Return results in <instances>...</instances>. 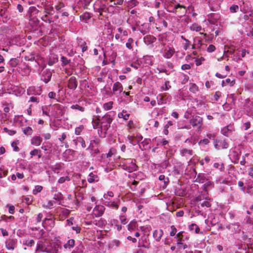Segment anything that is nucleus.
Returning a JSON list of instances; mask_svg holds the SVG:
<instances>
[{
    "label": "nucleus",
    "instance_id": "f257e3e1",
    "mask_svg": "<svg viewBox=\"0 0 253 253\" xmlns=\"http://www.w3.org/2000/svg\"><path fill=\"white\" fill-rule=\"evenodd\" d=\"M113 116L114 112H110L106 113L100 120V129L105 133H107V131L110 127L111 124L113 120Z\"/></svg>",
    "mask_w": 253,
    "mask_h": 253
},
{
    "label": "nucleus",
    "instance_id": "f03ea898",
    "mask_svg": "<svg viewBox=\"0 0 253 253\" xmlns=\"http://www.w3.org/2000/svg\"><path fill=\"white\" fill-rule=\"evenodd\" d=\"M114 8L113 5H110L107 7L106 4L101 1H97L94 4V11L99 13V16L103 15V12L109 13Z\"/></svg>",
    "mask_w": 253,
    "mask_h": 253
},
{
    "label": "nucleus",
    "instance_id": "7ed1b4c3",
    "mask_svg": "<svg viewBox=\"0 0 253 253\" xmlns=\"http://www.w3.org/2000/svg\"><path fill=\"white\" fill-rule=\"evenodd\" d=\"M190 126H187V128H191V126L196 130H200L203 124V119L198 115H193L189 121Z\"/></svg>",
    "mask_w": 253,
    "mask_h": 253
},
{
    "label": "nucleus",
    "instance_id": "20e7f679",
    "mask_svg": "<svg viewBox=\"0 0 253 253\" xmlns=\"http://www.w3.org/2000/svg\"><path fill=\"white\" fill-rule=\"evenodd\" d=\"M123 169L128 172H132L137 169V166L135 164V160L131 159H126L123 162Z\"/></svg>",
    "mask_w": 253,
    "mask_h": 253
},
{
    "label": "nucleus",
    "instance_id": "39448f33",
    "mask_svg": "<svg viewBox=\"0 0 253 253\" xmlns=\"http://www.w3.org/2000/svg\"><path fill=\"white\" fill-rule=\"evenodd\" d=\"M168 11L175 14L179 13L180 14L179 16L181 17L186 14L187 12V9L185 5H181L179 3H176L173 6L172 10H168Z\"/></svg>",
    "mask_w": 253,
    "mask_h": 253
},
{
    "label": "nucleus",
    "instance_id": "423d86ee",
    "mask_svg": "<svg viewBox=\"0 0 253 253\" xmlns=\"http://www.w3.org/2000/svg\"><path fill=\"white\" fill-rule=\"evenodd\" d=\"M53 72H54V70H50L48 69L42 70V72L41 80L45 84L48 83L51 80Z\"/></svg>",
    "mask_w": 253,
    "mask_h": 253
},
{
    "label": "nucleus",
    "instance_id": "0eeeda50",
    "mask_svg": "<svg viewBox=\"0 0 253 253\" xmlns=\"http://www.w3.org/2000/svg\"><path fill=\"white\" fill-rule=\"evenodd\" d=\"M241 155V151L240 148H235L231 152L230 159L235 164H238Z\"/></svg>",
    "mask_w": 253,
    "mask_h": 253
},
{
    "label": "nucleus",
    "instance_id": "6e6552de",
    "mask_svg": "<svg viewBox=\"0 0 253 253\" xmlns=\"http://www.w3.org/2000/svg\"><path fill=\"white\" fill-rule=\"evenodd\" d=\"M235 130L233 125L229 124L224 126L221 130V133L224 136H229L231 133Z\"/></svg>",
    "mask_w": 253,
    "mask_h": 253
},
{
    "label": "nucleus",
    "instance_id": "1a4fd4ad",
    "mask_svg": "<svg viewBox=\"0 0 253 253\" xmlns=\"http://www.w3.org/2000/svg\"><path fill=\"white\" fill-rule=\"evenodd\" d=\"M27 92L29 95H39L41 94L42 89L41 87L30 86L27 89Z\"/></svg>",
    "mask_w": 253,
    "mask_h": 253
},
{
    "label": "nucleus",
    "instance_id": "9d476101",
    "mask_svg": "<svg viewBox=\"0 0 253 253\" xmlns=\"http://www.w3.org/2000/svg\"><path fill=\"white\" fill-rule=\"evenodd\" d=\"M105 210V208L103 206L97 205L95 207L93 210V215L95 217H100L103 215Z\"/></svg>",
    "mask_w": 253,
    "mask_h": 253
},
{
    "label": "nucleus",
    "instance_id": "9b49d317",
    "mask_svg": "<svg viewBox=\"0 0 253 253\" xmlns=\"http://www.w3.org/2000/svg\"><path fill=\"white\" fill-rule=\"evenodd\" d=\"M112 90L113 93L118 96L119 94L123 91V85L120 82H117L113 84Z\"/></svg>",
    "mask_w": 253,
    "mask_h": 253
},
{
    "label": "nucleus",
    "instance_id": "f8f14e48",
    "mask_svg": "<svg viewBox=\"0 0 253 253\" xmlns=\"http://www.w3.org/2000/svg\"><path fill=\"white\" fill-rule=\"evenodd\" d=\"M78 86V82L74 76L70 77L68 80V87L69 88L75 90Z\"/></svg>",
    "mask_w": 253,
    "mask_h": 253
},
{
    "label": "nucleus",
    "instance_id": "ddd939ff",
    "mask_svg": "<svg viewBox=\"0 0 253 253\" xmlns=\"http://www.w3.org/2000/svg\"><path fill=\"white\" fill-rule=\"evenodd\" d=\"M5 245L8 250H14L17 245V241L14 239H9L6 241Z\"/></svg>",
    "mask_w": 253,
    "mask_h": 253
},
{
    "label": "nucleus",
    "instance_id": "4468645a",
    "mask_svg": "<svg viewBox=\"0 0 253 253\" xmlns=\"http://www.w3.org/2000/svg\"><path fill=\"white\" fill-rule=\"evenodd\" d=\"M174 52V49L173 47L167 46L164 50L163 56L166 58H170L172 56Z\"/></svg>",
    "mask_w": 253,
    "mask_h": 253
},
{
    "label": "nucleus",
    "instance_id": "2eb2a0df",
    "mask_svg": "<svg viewBox=\"0 0 253 253\" xmlns=\"http://www.w3.org/2000/svg\"><path fill=\"white\" fill-rule=\"evenodd\" d=\"M226 228L231 231L233 233H238L241 230L240 225L236 223L227 225L226 226Z\"/></svg>",
    "mask_w": 253,
    "mask_h": 253
},
{
    "label": "nucleus",
    "instance_id": "dca6fc26",
    "mask_svg": "<svg viewBox=\"0 0 253 253\" xmlns=\"http://www.w3.org/2000/svg\"><path fill=\"white\" fill-rule=\"evenodd\" d=\"M219 16L215 13H211L208 15V21L211 24H215L219 19Z\"/></svg>",
    "mask_w": 253,
    "mask_h": 253
},
{
    "label": "nucleus",
    "instance_id": "f3484780",
    "mask_svg": "<svg viewBox=\"0 0 253 253\" xmlns=\"http://www.w3.org/2000/svg\"><path fill=\"white\" fill-rule=\"evenodd\" d=\"M164 234L162 229L155 230L153 231V236L157 242H159Z\"/></svg>",
    "mask_w": 253,
    "mask_h": 253
},
{
    "label": "nucleus",
    "instance_id": "a211bd4d",
    "mask_svg": "<svg viewBox=\"0 0 253 253\" xmlns=\"http://www.w3.org/2000/svg\"><path fill=\"white\" fill-rule=\"evenodd\" d=\"M42 138L40 136H34L31 140L32 145L36 146H39L41 144Z\"/></svg>",
    "mask_w": 253,
    "mask_h": 253
},
{
    "label": "nucleus",
    "instance_id": "6ab92c4d",
    "mask_svg": "<svg viewBox=\"0 0 253 253\" xmlns=\"http://www.w3.org/2000/svg\"><path fill=\"white\" fill-rule=\"evenodd\" d=\"M58 61V56L55 54H50L48 60V65L52 66Z\"/></svg>",
    "mask_w": 253,
    "mask_h": 253
},
{
    "label": "nucleus",
    "instance_id": "aec40b11",
    "mask_svg": "<svg viewBox=\"0 0 253 253\" xmlns=\"http://www.w3.org/2000/svg\"><path fill=\"white\" fill-rule=\"evenodd\" d=\"M151 142V140L150 139L145 138L141 143V144L139 145V148L142 151L144 150H146L148 148L147 146Z\"/></svg>",
    "mask_w": 253,
    "mask_h": 253
},
{
    "label": "nucleus",
    "instance_id": "412c9836",
    "mask_svg": "<svg viewBox=\"0 0 253 253\" xmlns=\"http://www.w3.org/2000/svg\"><path fill=\"white\" fill-rule=\"evenodd\" d=\"M99 181V177L97 175L91 172L88 176L87 181L89 183H93L98 182Z\"/></svg>",
    "mask_w": 253,
    "mask_h": 253
},
{
    "label": "nucleus",
    "instance_id": "4be33fe9",
    "mask_svg": "<svg viewBox=\"0 0 253 253\" xmlns=\"http://www.w3.org/2000/svg\"><path fill=\"white\" fill-rule=\"evenodd\" d=\"M141 239L142 240V242H140V240H139V241L138 242V247L141 248V247H144L145 248H148V246L149 245V243L147 241V238L144 237H141Z\"/></svg>",
    "mask_w": 253,
    "mask_h": 253
},
{
    "label": "nucleus",
    "instance_id": "5701e85b",
    "mask_svg": "<svg viewBox=\"0 0 253 253\" xmlns=\"http://www.w3.org/2000/svg\"><path fill=\"white\" fill-rule=\"evenodd\" d=\"M96 119H93L92 121V124L93 128L96 129L97 128H100V123L101 121L100 119V116H97Z\"/></svg>",
    "mask_w": 253,
    "mask_h": 253
},
{
    "label": "nucleus",
    "instance_id": "b1692460",
    "mask_svg": "<svg viewBox=\"0 0 253 253\" xmlns=\"http://www.w3.org/2000/svg\"><path fill=\"white\" fill-rule=\"evenodd\" d=\"M120 203V201H119L118 202H115L114 201H106L105 202V205L110 208H111L117 210L119 208V204Z\"/></svg>",
    "mask_w": 253,
    "mask_h": 253
},
{
    "label": "nucleus",
    "instance_id": "393cba45",
    "mask_svg": "<svg viewBox=\"0 0 253 253\" xmlns=\"http://www.w3.org/2000/svg\"><path fill=\"white\" fill-rule=\"evenodd\" d=\"M189 230L191 231H195V233L196 234L200 233L201 234H203V232H200V228L199 226L195 224V223H192L191 224L189 225L188 227Z\"/></svg>",
    "mask_w": 253,
    "mask_h": 253
},
{
    "label": "nucleus",
    "instance_id": "a878e982",
    "mask_svg": "<svg viewBox=\"0 0 253 253\" xmlns=\"http://www.w3.org/2000/svg\"><path fill=\"white\" fill-rule=\"evenodd\" d=\"M74 245L75 240L74 239H70L64 245V248L67 250H71L74 247Z\"/></svg>",
    "mask_w": 253,
    "mask_h": 253
},
{
    "label": "nucleus",
    "instance_id": "bb28decb",
    "mask_svg": "<svg viewBox=\"0 0 253 253\" xmlns=\"http://www.w3.org/2000/svg\"><path fill=\"white\" fill-rule=\"evenodd\" d=\"M93 223L96 226L102 228V227H104L106 224L107 222L105 219L101 218L99 220H94Z\"/></svg>",
    "mask_w": 253,
    "mask_h": 253
},
{
    "label": "nucleus",
    "instance_id": "cd10ccee",
    "mask_svg": "<svg viewBox=\"0 0 253 253\" xmlns=\"http://www.w3.org/2000/svg\"><path fill=\"white\" fill-rule=\"evenodd\" d=\"M130 116L129 114L126 113V111L123 110L122 112L118 114V116L119 118H123L124 120L127 121Z\"/></svg>",
    "mask_w": 253,
    "mask_h": 253
},
{
    "label": "nucleus",
    "instance_id": "c85d7f7f",
    "mask_svg": "<svg viewBox=\"0 0 253 253\" xmlns=\"http://www.w3.org/2000/svg\"><path fill=\"white\" fill-rule=\"evenodd\" d=\"M63 164L61 163H56L51 167V169L55 173H58V170H60L63 168Z\"/></svg>",
    "mask_w": 253,
    "mask_h": 253
},
{
    "label": "nucleus",
    "instance_id": "c756f323",
    "mask_svg": "<svg viewBox=\"0 0 253 253\" xmlns=\"http://www.w3.org/2000/svg\"><path fill=\"white\" fill-rule=\"evenodd\" d=\"M54 224L53 220L51 218H46L42 222V226L45 228L46 225H50L51 227Z\"/></svg>",
    "mask_w": 253,
    "mask_h": 253
},
{
    "label": "nucleus",
    "instance_id": "7c9ffc66",
    "mask_svg": "<svg viewBox=\"0 0 253 253\" xmlns=\"http://www.w3.org/2000/svg\"><path fill=\"white\" fill-rule=\"evenodd\" d=\"M22 130L23 133L26 135H31L33 133V129L30 126L22 128Z\"/></svg>",
    "mask_w": 253,
    "mask_h": 253
},
{
    "label": "nucleus",
    "instance_id": "2f4dec72",
    "mask_svg": "<svg viewBox=\"0 0 253 253\" xmlns=\"http://www.w3.org/2000/svg\"><path fill=\"white\" fill-rule=\"evenodd\" d=\"M191 31L199 32L202 30V27L197 23H194L192 24L190 27Z\"/></svg>",
    "mask_w": 253,
    "mask_h": 253
},
{
    "label": "nucleus",
    "instance_id": "473e14b6",
    "mask_svg": "<svg viewBox=\"0 0 253 253\" xmlns=\"http://www.w3.org/2000/svg\"><path fill=\"white\" fill-rule=\"evenodd\" d=\"M183 231H181L178 232L175 235V238L177 239V244L180 245L181 244V242L183 241L182 239Z\"/></svg>",
    "mask_w": 253,
    "mask_h": 253
},
{
    "label": "nucleus",
    "instance_id": "72a5a7b5",
    "mask_svg": "<svg viewBox=\"0 0 253 253\" xmlns=\"http://www.w3.org/2000/svg\"><path fill=\"white\" fill-rule=\"evenodd\" d=\"M55 203V202L53 201L48 200L43 205V207L44 208L51 209L53 208Z\"/></svg>",
    "mask_w": 253,
    "mask_h": 253
},
{
    "label": "nucleus",
    "instance_id": "f704fd0d",
    "mask_svg": "<svg viewBox=\"0 0 253 253\" xmlns=\"http://www.w3.org/2000/svg\"><path fill=\"white\" fill-rule=\"evenodd\" d=\"M92 16V14L88 12H85L83 15L80 16V18L82 20L86 21L89 20Z\"/></svg>",
    "mask_w": 253,
    "mask_h": 253
},
{
    "label": "nucleus",
    "instance_id": "c9c22d12",
    "mask_svg": "<svg viewBox=\"0 0 253 253\" xmlns=\"http://www.w3.org/2000/svg\"><path fill=\"white\" fill-rule=\"evenodd\" d=\"M180 154L182 156H184L186 154L191 156L193 154V151L192 150H188L186 148H183L180 151Z\"/></svg>",
    "mask_w": 253,
    "mask_h": 253
},
{
    "label": "nucleus",
    "instance_id": "e433bc0d",
    "mask_svg": "<svg viewBox=\"0 0 253 253\" xmlns=\"http://www.w3.org/2000/svg\"><path fill=\"white\" fill-rule=\"evenodd\" d=\"M137 226V222L135 220L131 221L127 225V229L129 231L134 230Z\"/></svg>",
    "mask_w": 253,
    "mask_h": 253
},
{
    "label": "nucleus",
    "instance_id": "4c0bfd02",
    "mask_svg": "<svg viewBox=\"0 0 253 253\" xmlns=\"http://www.w3.org/2000/svg\"><path fill=\"white\" fill-rule=\"evenodd\" d=\"M44 12L49 15L53 14L54 9L52 6L48 5H45L44 7Z\"/></svg>",
    "mask_w": 253,
    "mask_h": 253
},
{
    "label": "nucleus",
    "instance_id": "58836bf2",
    "mask_svg": "<svg viewBox=\"0 0 253 253\" xmlns=\"http://www.w3.org/2000/svg\"><path fill=\"white\" fill-rule=\"evenodd\" d=\"M206 180V176L203 173H199L196 179L197 182L202 183H204Z\"/></svg>",
    "mask_w": 253,
    "mask_h": 253
},
{
    "label": "nucleus",
    "instance_id": "ea45409f",
    "mask_svg": "<svg viewBox=\"0 0 253 253\" xmlns=\"http://www.w3.org/2000/svg\"><path fill=\"white\" fill-rule=\"evenodd\" d=\"M189 90L193 93H196L199 91V88L195 84H191Z\"/></svg>",
    "mask_w": 253,
    "mask_h": 253
},
{
    "label": "nucleus",
    "instance_id": "a19ab883",
    "mask_svg": "<svg viewBox=\"0 0 253 253\" xmlns=\"http://www.w3.org/2000/svg\"><path fill=\"white\" fill-rule=\"evenodd\" d=\"M44 247L43 243L42 241H39L37 243V248L36 250V252H43Z\"/></svg>",
    "mask_w": 253,
    "mask_h": 253
},
{
    "label": "nucleus",
    "instance_id": "79ce46f5",
    "mask_svg": "<svg viewBox=\"0 0 253 253\" xmlns=\"http://www.w3.org/2000/svg\"><path fill=\"white\" fill-rule=\"evenodd\" d=\"M23 244L27 247H32L35 244V241L33 239L25 240L23 241Z\"/></svg>",
    "mask_w": 253,
    "mask_h": 253
},
{
    "label": "nucleus",
    "instance_id": "37998d69",
    "mask_svg": "<svg viewBox=\"0 0 253 253\" xmlns=\"http://www.w3.org/2000/svg\"><path fill=\"white\" fill-rule=\"evenodd\" d=\"M61 66L62 67L65 66L70 63L71 60L68 59L67 57L62 56L61 57Z\"/></svg>",
    "mask_w": 253,
    "mask_h": 253
},
{
    "label": "nucleus",
    "instance_id": "c03bdc74",
    "mask_svg": "<svg viewBox=\"0 0 253 253\" xmlns=\"http://www.w3.org/2000/svg\"><path fill=\"white\" fill-rule=\"evenodd\" d=\"M76 141V144H81L83 148H85L86 147L84 139L81 137H77V139L75 140Z\"/></svg>",
    "mask_w": 253,
    "mask_h": 253
},
{
    "label": "nucleus",
    "instance_id": "a18cd8bd",
    "mask_svg": "<svg viewBox=\"0 0 253 253\" xmlns=\"http://www.w3.org/2000/svg\"><path fill=\"white\" fill-rule=\"evenodd\" d=\"M19 63V60L17 58H12L9 62V65L12 67H15Z\"/></svg>",
    "mask_w": 253,
    "mask_h": 253
},
{
    "label": "nucleus",
    "instance_id": "49530a36",
    "mask_svg": "<svg viewBox=\"0 0 253 253\" xmlns=\"http://www.w3.org/2000/svg\"><path fill=\"white\" fill-rule=\"evenodd\" d=\"M100 143V139L99 138H95L94 140H91L90 143L89 147L93 150V148L94 147V144L96 145H98Z\"/></svg>",
    "mask_w": 253,
    "mask_h": 253
},
{
    "label": "nucleus",
    "instance_id": "de8ad7c7",
    "mask_svg": "<svg viewBox=\"0 0 253 253\" xmlns=\"http://www.w3.org/2000/svg\"><path fill=\"white\" fill-rule=\"evenodd\" d=\"M218 143H219V145L221 146L222 149H227L229 146V144L225 139L218 141Z\"/></svg>",
    "mask_w": 253,
    "mask_h": 253
},
{
    "label": "nucleus",
    "instance_id": "09e8293b",
    "mask_svg": "<svg viewBox=\"0 0 253 253\" xmlns=\"http://www.w3.org/2000/svg\"><path fill=\"white\" fill-rule=\"evenodd\" d=\"M113 101H110L107 103H106L104 104L103 105V108L105 110H111L113 107Z\"/></svg>",
    "mask_w": 253,
    "mask_h": 253
},
{
    "label": "nucleus",
    "instance_id": "8fccbe9b",
    "mask_svg": "<svg viewBox=\"0 0 253 253\" xmlns=\"http://www.w3.org/2000/svg\"><path fill=\"white\" fill-rule=\"evenodd\" d=\"M160 98L158 100V104L162 105L164 103H166V99L167 97V94L160 95Z\"/></svg>",
    "mask_w": 253,
    "mask_h": 253
},
{
    "label": "nucleus",
    "instance_id": "3c124183",
    "mask_svg": "<svg viewBox=\"0 0 253 253\" xmlns=\"http://www.w3.org/2000/svg\"><path fill=\"white\" fill-rule=\"evenodd\" d=\"M239 7L238 5L236 4L232 5L229 8V11L231 13H235L239 11Z\"/></svg>",
    "mask_w": 253,
    "mask_h": 253
},
{
    "label": "nucleus",
    "instance_id": "603ef678",
    "mask_svg": "<svg viewBox=\"0 0 253 253\" xmlns=\"http://www.w3.org/2000/svg\"><path fill=\"white\" fill-rule=\"evenodd\" d=\"M18 143V140L13 141L11 143V146L13 147V150L15 152H18L20 150L19 147L17 146Z\"/></svg>",
    "mask_w": 253,
    "mask_h": 253
},
{
    "label": "nucleus",
    "instance_id": "864d4df0",
    "mask_svg": "<svg viewBox=\"0 0 253 253\" xmlns=\"http://www.w3.org/2000/svg\"><path fill=\"white\" fill-rule=\"evenodd\" d=\"M159 179L160 181H164V184L166 186L168 184V183L169 182L168 177L166 178L165 176L163 174L160 175L159 176Z\"/></svg>",
    "mask_w": 253,
    "mask_h": 253
},
{
    "label": "nucleus",
    "instance_id": "5fc2aeb1",
    "mask_svg": "<svg viewBox=\"0 0 253 253\" xmlns=\"http://www.w3.org/2000/svg\"><path fill=\"white\" fill-rule=\"evenodd\" d=\"M133 42V40L132 38H129L126 44V47L129 49L132 48V44Z\"/></svg>",
    "mask_w": 253,
    "mask_h": 253
},
{
    "label": "nucleus",
    "instance_id": "6e6d98bb",
    "mask_svg": "<svg viewBox=\"0 0 253 253\" xmlns=\"http://www.w3.org/2000/svg\"><path fill=\"white\" fill-rule=\"evenodd\" d=\"M42 186L40 185H37L35 186V189L33 191V194L34 195L37 194L38 193L41 192L42 189Z\"/></svg>",
    "mask_w": 253,
    "mask_h": 253
},
{
    "label": "nucleus",
    "instance_id": "4d7b16f0",
    "mask_svg": "<svg viewBox=\"0 0 253 253\" xmlns=\"http://www.w3.org/2000/svg\"><path fill=\"white\" fill-rule=\"evenodd\" d=\"M1 218L2 220H3L6 222H8L9 221H11V220H13L14 219V216H13L12 215L7 216L5 215H3L1 216Z\"/></svg>",
    "mask_w": 253,
    "mask_h": 253
},
{
    "label": "nucleus",
    "instance_id": "13d9d810",
    "mask_svg": "<svg viewBox=\"0 0 253 253\" xmlns=\"http://www.w3.org/2000/svg\"><path fill=\"white\" fill-rule=\"evenodd\" d=\"M138 3L139 2L137 0H130L128 1V6L132 8L136 6Z\"/></svg>",
    "mask_w": 253,
    "mask_h": 253
},
{
    "label": "nucleus",
    "instance_id": "bf43d9fd",
    "mask_svg": "<svg viewBox=\"0 0 253 253\" xmlns=\"http://www.w3.org/2000/svg\"><path fill=\"white\" fill-rule=\"evenodd\" d=\"M71 108L72 109H77L81 112H84V108L78 104L73 105L71 106Z\"/></svg>",
    "mask_w": 253,
    "mask_h": 253
},
{
    "label": "nucleus",
    "instance_id": "052dcab7",
    "mask_svg": "<svg viewBox=\"0 0 253 253\" xmlns=\"http://www.w3.org/2000/svg\"><path fill=\"white\" fill-rule=\"evenodd\" d=\"M63 197L61 193L58 192L57 194H55L53 199L57 201H61L63 199Z\"/></svg>",
    "mask_w": 253,
    "mask_h": 253
},
{
    "label": "nucleus",
    "instance_id": "680f3d73",
    "mask_svg": "<svg viewBox=\"0 0 253 253\" xmlns=\"http://www.w3.org/2000/svg\"><path fill=\"white\" fill-rule=\"evenodd\" d=\"M171 231L169 233L170 236H174L176 234L177 229L174 225L170 226Z\"/></svg>",
    "mask_w": 253,
    "mask_h": 253
},
{
    "label": "nucleus",
    "instance_id": "e2e57ef3",
    "mask_svg": "<svg viewBox=\"0 0 253 253\" xmlns=\"http://www.w3.org/2000/svg\"><path fill=\"white\" fill-rule=\"evenodd\" d=\"M3 130L5 132L8 133L10 135H14L16 132L15 130L9 129L7 127H4Z\"/></svg>",
    "mask_w": 253,
    "mask_h": 253
},
{
    "label": "nucleus",
    "instance_id": "0e129e2a",
    "mask_svg": "<svg viewBox=\"0 0 253 253\" xmlns=\"http://www.w3.org/2000/svg\"><path fill=\"white\" fill-rule=\"evenodd\" d=\"M84 129V126L83 125H81L79 127H77L75 129V134L77 135L80 134L81 132Z\"/></svg>",
    "mask_w": 253,
    "mask_h": 253
},
{
    "label": "nucleus",
    "instance_id": "69168bd1",
    "mask_svg": "<svg viewBox=\"0 0 253 253\" xmlns=\"http://www.w3.org/2000/svg\"><path fill=\"white\" fill-rule=\"evenodd\" d=\"M38 12V10L35 6H31L29 9V13L31 14H36Z\"/></svg>",
    "mask_w": 253,
    "mask_h": 253
},
{
    "label": "nucleus",
    "instance_id": "338daca9",
    "mask_svg": "<svg viewBox=\"0 0 253 253\" xmlns=\"http://www.w3.org/2000/svg\"><path fill=\"white\" fill-rule=\"evenodd\" d=\"M69 181L70 178L68 176H65V177H61L58 179V183H63L65 182V181Z\"/></svg>",
    "mask_w": 253,
    "mask_h": 253
},
{
    "label": "nucleus",
    "instance_id": "774afa93",
    "mask_svg": "<svg viewBox=\"0 0 253 253\" xmlns=\"http://www.w3.org/2000/svg\"><path fill=\"white\" fill-rule=\"evenodd\" d=\"M38 153H40V150L37 149H35L31 151L30 152V155L31 156V158L35 156H37Z\"/></svg>",
    "mask_w": 253,
    "mask_h": 253
}]
</instances>
